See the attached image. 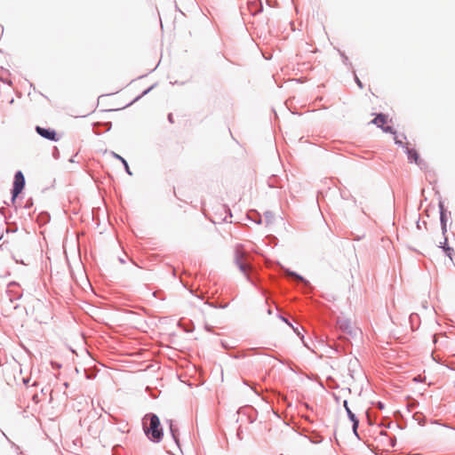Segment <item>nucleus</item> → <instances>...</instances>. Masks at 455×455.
I'll use <instances>...</instances> for the list:
<instances>
[{
    "label": "nucleus",
    "mask_w": 455,
    "mask_h": 455,
    "mask_svg": "<svg viewBox=\"0 0 455 455\" xmlns=\"http://www.w3.org/2000/svg\"><path fill=\"white\" fill-rule=\"evenodd\" d=\"M144 431L147 436L154 441L159 442L164 435L160 419L156 414H147L143 419Z\"/></svg>",
    "instance_id": "nucleus-1"
},
{
    "label": "nucleus",
    "mask_w": 455,
    "mask_h": 455,
    "mask_svg": "<svg viewBox=\"0 0 455 455\" xmlns=\"http://www.w3.org/2000/svg\"><path fill=\"white\" fill-rule=\"evenodd\" d=\"M235 262L243 274H247L251 267L250 257L241 245L235 247Z\"/></svg>",
    "instance_id": "nucleus-2"
},
{
    "label": "nucleus",
    "mask_w": 455,
    "mask_h": 455,
    "mask_svg": "<svg viewBox=\"0 0 455 455\" xmlns=\"http://www.w3.org/2000/svg\"><path fill=\"white\" fill-rule=\"evenodd\" d=\"M99 104L102 107V111H117L124 108L128 104H120L116 102V100L110 95L101 96Z\"/></svg>",
    "instance_id": "nucleus-3"
},
{
    "label": "nucleus",
    "mask_w": 455,
    "mask_h": 455,
    "mask_svg": "<svg viewBox=\"0 0 455 455\" xmlns=\"http://www.w3.org/2000/svg\"><path fill=\"white\" fill-rule=\"evenodd\" d=\"M25 186V179L21 172H16L14 176L12 199L14 200L22 191Z\"/></svg>",
    "instance_id": "nucleus-4"
},
{
    "label": "nucleus",
    "mask_w": 455,
    "mask_h": 455,
    "mask_svg": "<svg viewBox=\"0 0 455 455\" xmlns=\"http://www.w3.org/2000/svg\"><path fill=\"white\" fill-rule=\"evenodd\" d=\"M371 123L378 127H380L385 132H392V128L388 125H386L387 123V116L383 114L377 115Z\"/></svg>",
    "instance_id": "nucleus-5"
},
{
    "label": "nucleus",
    "mask_w": 455,
    "mask_h": 455,
    "mask_svg": "<svg viewBox=\"0 0 455 455\" xmlns=\"http://www.w3.org/2000/svg\"><path fill=\"white\" fill-rule=\"evenodd\" d=\"M36 131L39 135H41L42 137H44L47 140H53V141H56L58 140L57 134L54 130L36 126Z\"/></svg>",
    "instance_id": "nucleus-6"
},
{
    "label": "nucleus",
    "mask_w": 455,
    "mask_h": 455,
    "mask_svg": "<svg viewBox=\"0 0 455 455\" xmlns=\"http://www.w3.org/2000/svg\"><path fill=\"white\" fill-rule=\"evenodd\" d=\"M406 150H407L409 160L411 162H414L415 164L420 165L421 161L419 160L418 152L413 148H409L408 147L406 148Z\"/></svg>",
    "instance_id": "nucleus-7"
},
{
    "label": "nucleus",
    "mask_w": 455,
    "mask_h": 455,
    "mask_svg": "<svg viewBox=\"0 0 455 455\" xmlns=\"http://www.w3.org/2000/svg\"><path fill=\"white\" fill-rule=\"evenodd\" d=\"M347 412L349 419L353 421V429L354 431H355L358 427V420L356 419L355 415L352 412V411L349 408H347Z\"/></svg>",
    "instance_id": "nucleus-8"
},
{
    "label": "nucleus",
    "mask_w": 455,
    "mask_h": 455,
    "mask_svg": "<svg viewBox=\"0 0 455 455\" xmlns=\"http://www.w3.org/2000/svg\"><path fill=\"white\" fill-rule=\"evenodd\" d=\"M446 242H447V239H446V238H444V239H443V242H442V241H440V242H439V245H438V246H439V247H443V250H444V251H445V253H446V255H447L451 259H452V257H451V251H452V249H451V248H450V247H445V246H444V244L446 243Z\"/></svg>",
    "instance_id": "nucleus-9"
},
{
    "label": "nucleus",
    "mask_w": 455,
    "mask_h": 455,
    "mask_svg": "<svg viewBox=\"0 0 455 455\" xmlns=\"http://www.w3.org/2000/svg\"><path fill=\"white\" fill-rule=\"evenodd\" d=\"M286 273H287V275H288L289 276L294 277L295 279H297V280H299V281H304V279H303V277H302V276H300V275H297V274H296V273H294V272H291V271L287 270V271H286Z\"/></svg>",
    "instance_id": "nucleus-10"
},
{
    "label": "nucleus",
    "mask_w": 455,
    "mask_h": 455,
    "mask_svg": "<svg viewBox=\"0 0 455 455\" xmlns=\"http://www.w3.org/2000/svg\"><path fill=\"white\" fill-rule=\"evenodd\" d=\"M356 83H357V84L359 85L360 88H363V84H362L361 81L358 78H356Z\"/></svg>",
    "instance_id": "nucleus-11"
},
{
    "label": "nucleus",
    "mask_w": 455,
    "mask_h": 455,
    "mask_svg": "<svg viewBox=\"0 0 455 455\" xmlns=\"http://www.w3.org/2000/svg\"><path fill=\"white\" fill-rule=\"evenodd\" d=\"M118 157L121 159L122 163H123L124 165H125V164H127L126 161H125L123 157H121V156H118Z\"/></svg>",
    "instance_id": "nucleus-12"
},
{
    "label": "nucleus",
    "mask_w": 455,
    "mask_h": 455,
    "mask_svg": "<svg viewBox=\"0 0 455 455\" xmlns=\"http://www.w3.org/2000/svg\"><path fill=\"white\" fill-rule=\"evenodd\" d=\"M118 157L121 159L122 163H123L124 165H125V164H127L126 161H125L123 157H121V156H118Z\"/></svg>",
    "instance_id": "nucleus-13"
},
{
    "label": "nucleus",
    "mask_w": 455,
    "mask_h": 455,
    "mask_svg": "<svg viewBox=\"0 0 455 455\" xmlns=\"http://www.w3.org/2000/svg\"><path fill=\"white\" fill-rule=\"evenodd\" d=\"M124 166H125V169H126L127 172H128L129 174H131L130 170H129L128 164H125Z\"/></svg>",
    "instance_id": "nucleus-14"
},
{
    "label": "nucleus",
    "mask_w": 455,
    "mask_h": 455,
    "mask_svg": "<svg viewBox=\"0 0 455 455\" xmlns=\"http://www.w3.org/2000/svg\"><path fill=\"white\" fill-rule=\"evenodd\" d=\"M344 407H345L346 410H347V408H348L347 401H344Z\"/></svg>",
    "instance_id": "nucleus-15"
}]
</instances>
